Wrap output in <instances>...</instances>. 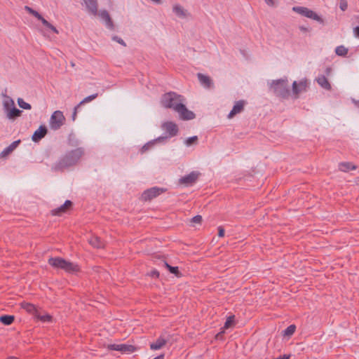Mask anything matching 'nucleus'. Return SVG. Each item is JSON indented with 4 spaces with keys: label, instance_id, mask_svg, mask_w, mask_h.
I'll return each instance as SVG.
<instances>
[{
    "label": "nucleus",
    "instance_id": "f257e3e1",
    "mask_svg": "<svg viewBox=\"0 0 359 359\" xmlns=\"http://www.w3.org/2000/svg\"><path fill=\"white\" fill-rule=\"evenodd\" d=\"M84 154L85 149L83 147L68 151L54 164L53 169L55 171H63L74 166L77 165Z\"/></svg>",
    "mask_w": 359,
    "mask_h": 359
},
{
    "label": "nucleus",
    "instance_id": "f03ea898",
    "mask_svg": "<svg viewBox=\"0 0 359 359\" xmlns=\"http://www.w3.org/2000/svg\"><path fill=\"white\" fill-rule=\"evenodd\" d=\"M48 263L54 269L64 270L68 273L76 274L81 271L79 264L67 261L60 257L49 258Z\"/></svg>",
    "mask_w": 359,
    "mask_h": 359
},
{
    "label": "nucleus",
    "instance_id": "7ed1b4c3",
    "mask_svg": "<svg viewBox=\"0 0 359 359\" xmlns=\"http://www.w3.org/2000/svg\"><path fill=\"white\" fill-rule=\"evenodd\" d=\"M269 88L276 96L283 99L288 98L290 94L288 80L286 77L273 80L269 85Z\"/></svg>",
    "mask_w": 359,
    "mask_h": 359
},
{
    "label": "nucleus",
    "instance_id": "20e7f679",
    "mask_svg": "<svg viewBox=\"0 0 359 359\" xmlns=\"http://www.w3.org/2000/svg\"><path fill=\"white\" fill-rule=\"evenodd\" d=\"M184 98L182 95L177 94L175 92H168L162 95L161 97V104L166 109H172L176 111L177 105L178 103H182Z\"/></svg>",
    "mask_w": 359,
    "mask_h": 359
},
{
    "label": "nucleus",
    "instance_id": "39448f33",
    "mask_svg": "<svg viewBox=\"0 0 359 359\" xmlns=\"http://www.w3.org/2000/svg\"><path fill=\"white\" fill-rule=\"evenodd\" d=\"M65 118L61 111H54L50 118V127L53 130H58L64 124Z\"/></svg>",
    "mask_w": 359,
    "mask_h": 359
},
{
    "label": "nucleus",
    "instance_id": "423d86ee",
    "mask_svg": "<svg viewBox=\"0 0 359 359\" xmlns=\"http://www.w3.org/2000/svg\"><path fill=\"white\" fill-rule=\"evenodd\" d=\"M176 112L180 115V118L182 120H192L195 118V114L189 110L184 102L178 103L177 105Z\"/></svg>",
    "mask_w": 359,
    "mask_h": 359
},
{
    "label": "nucleus",
    "instance_id": "0eeeda50",
    "mask_svg": "<svg viewBox=\"0 0 359 359\" xmlns=\"http://www.w3.org/2000/svg\"><path fill=\"white\" fill-rule=\"evenodd\" d=\"M165 191V189L163 188H159L157 187H154L150 189L145 190L142 195V198L144 201H151V199L156 198L159 196L162 193Z\"/></svg>",
    "mask_w": 359,
    "mask_h": 359
},
{
    "label": "nucleus",
    "instance_id": "6e6552de",
    "mask_svg": "<svg viewBox=\"0 0 359 359\" xmlns=\"http://www.w3.org/2000/svg\"><path fill=\"white\" fill-rule=\"evenodd\" d=\"M107 348L109 350H111V351H118L123 353H133L136 350V348L134 346L129 345V344H109L107 346Z\"/></svg>",
    "mask_w": 359,
    "mask_h": 359
},
{
    "label": "nucleus",
    "instance_id": "1a4fd4ad",
    "mask_svg": "<svg viewBox=\"0 0 359 359\" xmlns=\"http://www.w3.org/2000/svg\"><path fill=\"white\" fill-rule=\"evenodd\" d=\"M200 173L196 171H192L189 174L184 175L181 177L179 180L180 183L182 184H185L186 186H191L194 184L198 178Z\"/></svg>",
    "mask_w": 359,
    "mask_h": 359
},
{
    "label": "nucleus",
    "instance_id": "9d476101",
    "mask_svg": "<svg viewBox=\"0 0 359 359\" xmlns=\"http://www.w3.org/2000/svg\"><path fill=\"white\" fill-rule=\"evenodd\" d=\"M162 128L168 133V137L176 136L179 131L177 125L172 121L165 122L162 125Z\"/></svg>",
    "mask_w": 359,
    "mask_h": 359
},
{
    "label": "nucleus",
    "instance_id": "9b49d317",
    "mask_svg": "<svg viewBox=\"0 0 359 359\" xmlns=\"http://www.w3.org/2000/svg\"><path fill=\"white\" fill-rule=\"evenodd\" d=\"M198 79L201 83V85L207 89H212L214 88V83L211 78L207 75H205L202 73L197 74Z\"/></svg>",
    "mask_w": 359,
    "mask_h": 359
},
{
    "label": "nucleus",
    "instance_id": "f8f14e48",
    "mask_svg": "<svg viewBox=\"0 0 359 359\" xmlns=\"http://www.w3.org/2000/svg\"><path fill=\"white\" fill-rule=\"evenodd\" d=\"M72 205L73 203L71 201L67 200L65 203L60 207L52 210L51 214L54 216H60L62 214L67 212V210L72 207Z\"/></svg>",
    "mask_w": 359,
    "mask_h": 359
},
{
    "label": "nucleus",
    "instance_id": "ddd939ff",
    "mask_svg": "<svg viewBox=\"0 0 359 359\" xmlns=\"http://www.w3.org/2000/svg\"><path fill=\"white\" fill-rule=\"evenodd\" d=\"M47 133V127L44 125H41L32 135V140L34 142H38L46 136Z\"/></svg>",
    "mask_w": 359,
    "mask_h": 359
},
{
    "label": "nucleus",
    "instance_id": "4468645a",
    "mask_svg": "<svg viewBox=\"0 0 359 359\" xmlns=\"http://www.w3.org/2000/svg\"><path fill=\"white\" fill-rule=\"evenodd\" d=\"M245 104V101L243 100L236 102L232 109L231 110L228 115V118H231L237 114H239L241 111H243L244 109Z\"/></svg>",
    "mask_w": 359,
    "mask_h": 359
},
{
    "label": "nucleus",
    "instance_id": "2eb2a0df",
    "mask_svg": "<svg viewBox=\"0 0 359 359\" xmlns=\"http://www.w3.org/2000/svg\"><path fill=\"white\" fill-rule=\"evenodd\" d=\"M88 12L93 15H97V0H83Z\"/></svg>",
    "mask_w": 359,
    "mask_h": 359
},
{
    "label": "nucleus",
    "instance_id": "dca6fc26",
    "mask_svg": "<svg viewBox=\"0 0 359 359\" xmlns=\"http://www.w3.org/2000/svg\"><path fill=\"white\" fill-rule=\"evenodd\" d=\"M307 87V81L306 79L300 81L299 83L294 81L292 83V92L295 95H298L301 92L306 91Z\"/></svg>",
    "mask_w": 359,
    "mask_h": 359
},
{
    "label": "nucleus",
    "instance_id": "f3484780",
    "mask_svg": "<svg viewBox=\"0 0 359 359\" xmlns=\"http://www.w3.org/2000/svg\"><path fill=\"white\" fill-rule=\"evenodd\" d=\"M98 15L100 17V18L105 22V25L107 28H109V29H114V26L113 21L109 13L106 10L101 11Z\"/></svg>",
    "mask_w": 359,
    "mask_h": 359
},
{
    "label": "nucleus",
    "instance_id": "a211bd4d",
    "mask_svg": "<svg viewBox=\"0 0 359 359\" xmlns=\"http://www.w3.org/2000/svg\"><path fill=\"white\" fill-rule=\"evenodd\" d=\"M22 111L16 108L15 106L10 107V109L6 111V117L9 120H15L16 118L22 115Z\"/></svg>",
    "mask_w": 359,
    "mask_h": 359
},
{
    "label": "nucleus",
    "instance_id": "6ab92c4d",
    "mask_svg": "<svg viewBox=\"0 0 359 359\" xmlns=\"http://www.w3.org/2000/svg\"><path fill=\"white\" fill-rule=\"evenodd\" d=\"M20 143V140L13 142L8 147H6L1 153L0 157L3 158L11 153Z\"/></svg>",
    "mask_w": 359,
    "mask_h": 359
},
{
    "label": "nucleus",
    "instance_id": "aec40b11",
    "mask_svg": "<svg viewBox=\"0 0 359 359\" xmlns=\"http://www.w3.org/2000/svg\"><path fill=\"white\" fill-rule=\"evenodd\" d=\"M318 85L323 88L330 90L332 87L331 85L325 75H320L316 79Z\"/></svg>",
    "mask_w": 359,
    "mask_h": 359
},
{
    "label": "nucleus",
    "instance_id": "412c9836",
    "mask_svg": "<svg viewBox=\"0 0 359 359\" xmlns=\"http://www.w3.org/2000/svg\"><path fill=\"white\" fill-rule=\"evenodd\" d=\"M167 343V340L162 338L161 337H158L155 342H153L150 344V348L151 350H158L163 347Z\"/></svg>",
    "mask_w": 359,
    "mask_h": 359
},
{
    "label": "nucleus",
    "instance_id": "4be33fe9",
    "mask_svg": "<svg viewBox=\"0 0 359 359\" xmlns=\"http://www.w3.org/2000/svg\"><path fill=\"white\" fill-rule=\"evenodd\" d=\"M356 165L350 162H341L339 164V169L342 172H348L356 169Z\"/></svg>",
    "mask_w": 359,
    "mask_h": 359
},
{
    "label": "nucleus",
    "instance_id": "5701e85b",
    "mask_svg": "<svg viewBox=\"0 0 359 359\" xmlns=\"http://www.w3.org/2000/svg\"><path fill=\"white\" fill-rule=\"evenodd\" d=\"M173 12L175 14L181 18H185L187 16V12L180 5H175L173 6Z\"/></svg>",
    "mask_w": 359,
    "mask_h": 359
},
{
    "label": "nucleus",
    "instance_id": "b1692460",
    "mask_svg": "<svg viewBox=\"0 0 359 359\" xmlns=\"http://www.w3.org/2000/svg\"><path fill=\"white\" fill-rule=\"evenodd\" d=\"M163 266L172 274L175 275L177 277L182 276L181 272L179 271V269L177 266H170L168 263H167L165 261H163Z\"/></svg>",
    "mask_w": 359,
    "mask_h": 359
},
{
    "label": "nucleus",
    "instance_id": "393cba45",
    "mask_svg": "<svg viewBox=\"0 0 359 359\" xmlns=\"http://www.w3.org/2000/svg\"><path fill=\"white\" fill-rule=\"evenodd\" d=\"M89 243L94 248H104V243L97 236H94L90 238Z\"/></svg>",
    "mask_w": 359,
    "mask_h": 359
},
{
    "label": "nucleus",
    "instance_id": "a878e982",
    "mask_svg": "<svg viewBox=\"0 0 359 359\" xmlns=\"http://www.w3.org/2000/svg\"><path fill=\"white\" fill-rule=\"evenodd\" d=\"M293 11L297 12V13L300 14L302 16H305L308 18L309 14L310 13V11L311 10L309 9L308 8L303 7V6H295L293 7Z\"/></svg>",
    "mask_w": 359,
    "mask_h": 359
},
{
    "label": "nucleus",
    "instance_id": "bb28decb",
    "mask_svg": "<svg viewBox=\"0 0 359 359\" xmlns=\"http://www.w3.org/2000/svg\"><path fill=\"white\" fill-rule=\"evenodd\" d=\"M14 320V316L11 315H3L0 316V322L5 325H11Z\"/></svg>",
    "mask_w": 359,
    "mask_h": 359
},
{
    "label": "nucleus",
    "instance_id": "cd10ccee",
    "mask_svg": "<svg viewBox=\"0 0 359 359\" xmlns=\"http://www.w3.org/2000/svg\"><path fill=\"white\" fill-rule=\"evenodd\" d=\"M3 96H4L6 100L4 101V109L5 112L8 111L10 107H13V106H15V103L13 100L9 96H7L6 95L3 94Z\"/></svg>",
    "mask_w": 359,
    "mask_h": 359
},
{
    "label": "nucleus",
    "instance_id": "c85d7f7f",
    "mask_svg": "<svg viewBox=\"0 0 359 359\" xmlns=\"http://www.w3.org/2000/svg\"><path fill=\"white\" fill-rule=\"evenodd\" d=\"M67 143L69 146L76 147L79 145V140L76 139L74 133H70L68 136Z\"/></svg>",
    "mask_w": 359,
    "mask_h": 359
},
{
    "label": "nucleus",
    "instance_id": "c756f323",
    "mask_svg": "<svg viewBox=\"0 0 359 359\" xmlns=\"http://www.w3.org/2000/svg\"><path fill=\"white\" fill-rule=\"evenodd\" d=\"M295 330L296 326L294 325H290L283 331V335L284 337H290L294 333Z\"/></svg>",
    "mask_w": 359,
    "mask_h": 359
},
{
    "label": "nucleus",
    "instance_id": "7c9ffc66",
    "mask_svg": "<svg viewBox=\"0 0 359 359\" xmlns=\"http://www.w3.org/2000/svg\"><path fill=\"white\" fill-rule=\"evenodd\" d=\"M335 53L339 56H345L348 53V48L344 46H339L335 48Z\"/></svg>",
    "mask_w": 359,
    "mask_h": 359
},
{
    "label": "nucleus",
    "instance_id": "2f4dec72",
    "mask_svg": "<svg viewBox=\"0 0 359 359\" xmlns=\"http://www.w3.org/2000/svg\"><path fill=\"white\" fill-rule=\"evenodd\" d=\"M17 102H18L19 107L23 109L29 110L32 109L31 104L25 102L22 98H20V97L18 98Z\"/></svg>",
    "mask_w": 359,
    "mask_h": 359
},
{
    "label": "nucleus",
    "instance_id": "473e14b6",
    "mask_svg": "<svg viewBox=\"0 0 359 359\" xmlns=\"http://www.w3.org/2000/svg\"><path fill=\"white\" fill-rule=\"evenodd\" d=\"M235 323V316L233 315L229 316L224 325V329H229Z\"/></svg>",
    "mask_w": 359,
    "mask_h": 359
},
{
    "label": "nucleus",
    "instance_id": "72a5a7b5",
    "mask_svg": "<svg viewBox=\"0 0 359 359\" xmlns=\"http://www.w3.org/2000/svg\"><path fill=\"white\" fill-rule=\"evenodd\" d=\"M308 18L313 19L314 20H316L317 22H318L320 24H323V22H324L323 18L313 11H310V13L309 14Z\"/></svg>",
    "mask_w": 359,
    "mask_h": 359
},
{
    "label": "nucleus",
    "instance_id": "f704fd0d",
    "mask_svg": "<svg viewBox=\"0 0 359 359\" xmlns=\"http://www.w3.org/2000/svg\"><path fill=\"white\" fill-rule=\"evenodd\" d=\"M22 306L23 309H25L29 313H34L36 311L35 306L31 303H27V302L22 303Z\"/></svg>",
    "mask_w": 359,
    "mask_h": 359
},
{
    "label": "nucleus",
    "instance_id": "c9c22d12",
    "mask_svg": "<svg viewBox=\"0 0 359 359\" xmlns=\"http://www.w3.org/2000/svg\"><path fill=\"white\" fill-rule=\"evenodd\" d=\"M98 96V94L97 93H95V94H93V95H90L86 97H85L83 100H81L79 104L78 105L79 106H81L82 104H85V103H87V102H89L92 100H93L94 99H95Z\"/></svg>",
    "mask_w": 359,
    "mask_h": 359
},
{
    "label": "nucleus",
    "instance_id": "e433bc0d",
    "mask_svg": "<svg viewBox=\"0 0 359 359\" xmlns=\"http://www.w3.org/2000/svg\"><path fill=\"white\" fill-rule=\"evenodd\" d=\"M198 142V137L194 135L186 139L184 143L187 147H189L192 144H196Z\"/></svg>",
    "mask_w": 359,
    "mask_h": 359
},
{
    "label": "nucleus",
    "instance_id": "4c0bfd02",
    "mask_svg": "<svg viewBox=\"0 0 359 359\" xmlns=\"http://www.w3.org/2000/svg\"><path fill=\"white\" fill-rule=\"evenodd\" d=\"M38 319H39L42 322H51L53 317L49 314L46 315H39L37 316Z\"/></svg>",
    "mask_w": 359,
    "mask_h": 359
},
{
    "label": "nucleus",
    "instance_id": "58836bf2",
    "mask_svg": "<svg viewBox=\"0 0 359 359\" xmlns=\"http://www.w3.org/2000/svg\"><path fill=\"white\" fill-rule=\"evenodd\" d=\"M154 141H149L147 143H146L140 149L142 153H144L147 151H148L151 147L154 146Z\"/></svg>",
    "mask_w": 359,
    "mask_h": 359
},
{
    "label": "nucleus",
    "instance_id": "ea45409f",
    "mask_svg": "<svg viewBox=\"0 0 359 359\" xmlns=\"http://www.w3.org/2000/svg\"><path fill=\"white\" fill-rule=\"evenodd\" d=\"M168 136H160L154 140H153L152 141H154V144H155L156 143H165L166 142V140H168Z\"/></svg>",
    "mask_w": 359,
    "mask_h": 359
},
{
    "label": "nucleus",
    "instance_id": "a19ab883",
    "mask_svg": "<svg viewBox=\"0 0 359 359\" xmlns=\"http://www.w3.org/2000/svg\"><path fill=\"white\" fill-rule=\"evenodd\" d=\"M112 40L118 43L119 44H121L123 46H126L125 41L121 38H120L119 36H118L116 35H114L112 36Z\"/></svg>",
    "mask_w": 359,
    "mask_h": 359
},
{
    "label": "nucleus",
    "instance_id": "79ce46f5",
    "mask_svg": "<svg viewBox=\"0 0 359 359\" xmlns=\"http://www.w3.org/2000/svg\"><path fill=\"white\" fill-rule=\"evenodd\" d=\"M191 222L192 223L201 224L202 222V217L199 215H196L191 218Z\"/></svg>",
    "mask_w": 359,
    "mask_h": 359
},
{
    "label": "nucleus",
    "instance_id": "37998d69",
    "mask_svg": "<svg viewBox=\"0 0 359 359\" xmlns=\"http://www.w3.org/2000/svg\"><path fill=\"white\" fill-rule=\"evenodd\" d=\"M348 4L346 0H341L339 4V8L341 11H344L347 9Z\"/></svg>",
    "mask_w": 359,
    "mask_h": 359
},
{
    "label": "nucleus",
    "instance_id": "c03bdc74",
    "mask_svg": "<svg viewBox=\"0 0 359 359\" xmlns=\"http://www.w3.org/2000/svg\"><path fill=\"white\" fill-rule=\"evenodd\" d=\"M149 276H151V278H157L159 277V272L158 270L156 269H153L151 270L149 273Z\"/></svg>",
    "mask_w": 359,
    "mask_h": 359
},
{
    "label": "nucleus",
    "instance_id": "a18cd8bd",
    "mask_svg": "<svg viewBox=\"0 0 359 359\" xmlns=\"http://www.w3.org/2000/svg\"><path fill=\"white\" fill-rule=\"evenodd\" d=\"M79 108H80V106H79L77 104L76 106H75V107L74 109V111H73L72 115V119L73 121H74L76 120L77 111H78V109Z\"/></svg>",
    "mask_w": 359,
    "mask_h": 359
},
{
    "label": "nucleus",
    "instance_id": "49530a36",
    "mask_svg": "<svg viewBox=\"0 0 359 359\" xmlns=\"http://www.w3.org/2000/svg\"><path fill=\"white\" fill-rule=\"evenodd\" d=\"M39 20H40L42 24L47 28L48 26H50V23L48 22L43 16Z\"/></svg>",
    "mask_w": 359,
    "mask_h": 359
},
{
    "label": "nucleus",
    "instance_id": "de8ad7c7",
    "mask_svg": "<svg viewBox=\"0 0 359 359\" xmlns=\"http://www.w3.org/2000/svg\"><path fill=\"white\" fill-rule=\"evenodd\" d=\"M224 229L222 226L218 227V236L223 237L224 236Z\"/></svg>",
    "mask_w": 359,
    "mask_h": 359
},
{
    "label": "nucleus",
    "instance_id": "09e8293b",
    "mask_svg": "<svg viewBox=\"0 0 359 359\" xmlns=\"http://www.w3.org/2000/svg\"><path fill=\"white\" fill-rule=\"evenodd\" d=\"M291 357V355L289 354V355H287V354H284L283 355H280L278 358H273V359H290Z\"/></svg>",
    "mask_w": 359,
    "mask_h": 359
},
{
    "label": "nucleus",
    "instance_id": "8fccbe9b",
    "mask_svg": "<svg viewBox=\"0 0 359 359\" xmlns=\"http://www.w3.org/2000/svg\"><path fill=\"white\" fill-rule=\"evenodd\" d=\"M34 17H35L36 18H37L38 20L41 19V18L42 17V15L36 11L34 10V13H32V15Z\"/></svg>",
    "mask_w": 359,
    "mask_h": 359
},
{
    "label": "nucleus",
    "instance_id": "3c124183",
    "mask_svg": "<svg viewBox=\"0 0 359 359\" xmlns=\"http://www.w3.org/2000/svg\"><path fill=\"white\" fill-rule=\"evenodd\" d=\"M353 33L355 37L359 38V26H356L353 29Z\"/></svg>",
    "mask_w": 359,
    "mask_h": 359
},
{
    "label": "nucleus",
    "instance_id": "603ef678",
    "mask_svg": "<svg viewBox=\"0 0 359 359\" xmlns=\"http://www.w3.org/2000/svg\"><path fill=\"white\" fill-rule=\"evenodd\" d=\"M25 10L27 11L29 14L32 15L34 10L28 6H25Z\"/></svg>",
    "mask_w": 359,
    "mask_h": 359
},
{
    "label": "nucleus",
    "instance_id": "864d4df0",
    "mask_svg": "<svg viewBox=\"0 0 359 359\" xmlns=\"http://www.w3.org/2000/svg\"><path fill=\"white\" fill-rule=\"evenodd\" d=\"M25 10L27 11L29 14L32 15L34 10L28 6H25Z\"/></svg>",
    "mask_w": 359,
    "mask_h": 359
},
{
    "label": "nucleus",
    "instance_id": "5fc2aeb1",
    "mask_svg": "<svg viewBox=\"0 0 359 359\" xmlns=\"http://www.w3.org/2000/svg\"><path fill=\"white\" fill-rule=\"evenodd\" d=\"M48 28L52 30L54 33L58 34V30L53 25L50 24V26H48Z\"/></svg>",
    "mask_w": 359,
    "mask_h": 359
},
{
    "label": "nucleus",
    "instance_id": "6e6d98bb",
    "mask_svg": "<svg viewBox=\"0 0 359 359\" xmlns=\"http://www.w3.org/2000/svg\"><path fill=\"white\" fill-rule=\"evenodd\" d=\"M164 358H165V354L162 353V354H160L159 355L155 357L153 359H164Z\"/></svg>",
    "mask_w": 359,
    "mask_h": 359
},
{
    "label": "nucleus",
    "instance_id": "4d7b16f0",
    "mask_svg": "<svg viewBox=\"0 0 359 359\" xmlns=\"http://www.w3.org/2000/svg\"><path fill=\"white\" fill-rule=\"evenodd\" d=\"M265 2L267 5H269V6L273 5V0H265Z\"/></svg>",
    "mask_w": 359,
    "mask_h": 359
},
{
    "label": "nucleus",
    "instance_id": "13d9d810",
    "mask_svg": "<svg viewBox=\"0 0 359 359\" xmlns=\"http://www.w3.org/2000/svg\"><path fill=\"white\" fill-rule=\"evenodd\" d=\"M224 333V331H222V332H219V333L217 334L216 338H217V339H220V338L222 337V334H223Z\"/></svg>",
    "mask_w": 359,
    "mask_h": 359
},
{
    "label": "nucleus",
    "instance_id": "bf43d9fd",
    "mask_svg": "<svg viewBox=\"0 0 359 359\" xmlns=\"http://www.w3.org/2000/svg\"><path fill=\"white\" fill-rule=\"evenodd\" d=\"M331 71H332V69L330 67H327L326 69H325L326 74L327 76L330 75Z\"/></svg>",
    "mask_w": 359,
    "mask_h": 359
},
{
    "label": "nucleus",
    "instance_id": "052dcab7",
    "mask_svg": "<svg viewBox=\"0 0 359 359\" xmlns=\"http://www.w3.org/2000/svg\"><path fill=\"white\" fill-rule=\"evenodd\" d=\"M6 359H19V358L17 357H15V356H10V357L7 358Z\"/></svg>",
    "mask_w": 359,
    "mask_h": 359
},
{
    "label": "nucleus",
    "instance_id": "680f3d73",
    "mask_svg": "<svg viewBox=\"0 0 359 359\" xmlns=\"http://www.w3.org/2000/svg\"><path fill=\"white\" fill-rule=\"evenodd\" d=\"M301 29H302V30L305 31L306 29V28H304V27H301Z\"/></svg>",
    "mask_w": 359,
    "mask_h": 359
},
{
    "label": "nucleus",
    "instance_id": "e2e57ef3",
    "mask_svg": "<svg viewBox=\"0 0 359 359\" xmlns=\"http://www.w3.org/2000/svg\"><path fill=\"white\" fill-rule=\"evenodd\" d=\"M358 107H359V104H358Z\"/></svg>",
    "mask_w": 359,
    "mask_h": 359
}]
</instances>
